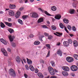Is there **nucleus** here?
I'll use <instances>...</instances> for the list:
<instances>
[{"label":"nucleus","mask_w":78,"mask_h":78,"mask_svg":"<svg viewBox=\"0 0 78 78\" xmlns=\"http://www.w3.org/2000/svg\"><path fill=\"white\" fill-rule=\"evenodd\" d=\"M73 45L75 47H76L78 46V42H77V41H74L73 42Z\"/></svg>","instance_id":"obj_18"},{"label":"nucleus","mask_w":78,"mask_h":78,"mask_svg":"<svg viewBox=\"0 0 78 78\" xmlns=\"http://www.w3.org/2000/svg\"><path fill=\"white\" fill-rule=\"evenodd\" d=\"M63 44L66 47H68L69 45V42L67 41H64L63 42Z\"/></svg>","instance_id":"obj_22"},{"label":"nucleus","mask_w":78,"mask_h":78,"mask_svg":"<svg viewBox=\"0 0 78 78\" xmlns=\"http://www.w3.org/2000/svg\"><path fill=\"white\" fill-rule=\"evenodd\" d=\"M75 12V10L73 9H70L69 12L71 14H74Z\"/></svg>","instance_id":"obj_15"},{"label":"nucleus","mask_w":78,"mask_h":78,"mask_svg":"<svg viewBox=\"0 0 78 78\" xmlns=\"http://www.w3.org/2000/svg\"><path fill=\"white\" fill-rule=\"evenodd\" d=\"M18 22L19 23H20V24H21V25H23V21L21 20H18Z\"/></svg>","instance_id":"obj_27"},{"label":"nucleus","mask_w":78,"mask_h":78,"mask_svg":"<svg viewBox=\"0 0 78 78\" xmlns=\"http://www.w3.org/2000/svg\"><path fill=\"white\" fill-rule=\"evenodd\" d=\"M16 61L17 62H18L19 63V62H20L21 61L22 62V64H23V61L22 60L20 59V58L18 56H17L16 58Z\"/></svg>","instance_id":"obj_4"},{"label":"nucleus","mask_w":78,"mask_h":78,"mask_svg":"<svg viewBox=\"0 0 78 78\" xmlns=\"http://www.w3.org/2000/svg\"><path fill=\"white\" fill-rule=\"evenodd\" d=\"M15 37L14 36H12L11 35H10L9 36V38L10 42H12V41H13V40H14V39Z\"/></svg>","instance_id":"obj_8"},{"label":"nucleus","mask_w":78,"mask_h":78,"mask_svg":"<svg viewBox=\"0 0 78 78\" xmlns=\"http://www.w3.org/2000/svg\"><path fill=\"white\" fill-rule=\"evenodd\" d=\"M51 64V66L52 67H55V62L53 61H51L50 62Z\"/></svg>","instance_id":"obj_24"},{"label":"nucleus","mask_w":78,"mask_h":78,"mask_svg":"<svg viewBox=\"0 0 78 78\" xmlns=\"http://www.w3.org/2000/svg\"><path fill=\"white\" fill-rule=\"evenodd\" d=\"M23 59L24 62H25V63H26V62H27V61H26V60H25V59L23 58Z\"/></svg>","instance_id":"obj_57"},{"label":"nucleus","mask_w":78,"mask_h":78,"mask_svg":"<svg viewBox=\"0 0 78 78\" xmlns=\"http://www.w3.org/2000/svg\"><path fill=\"white\" fill-rule=\"evenodd\" d=\"M24 76L26 78H27V77H28V76L27 75V74H24Z\"/></svg>","instance_id":"obj_60"},{"label":"nucleus","mask_w":78,"mask_h":78,"mask_svg":"<svg viewBox=\"0 0 78 78\" xmlns=\"http://www.w3.org/2000/svg\"><path fill=\"white\" fill-rule=\"evenodd\" d=\"M48 69L49 73L52 72V71H53V70H54L53 69V68H52L51 67H48Z\"/></svg>","instance_id":"obj_28"},{"label":"nucleus","mask_w":78,"mask_h":78,"mask_svg":"<svg viewBox=\"0 0 78 78\" xmlns=\"http://www.w3.org/2000/svg\"><path fill=\"white\" fill-rule=\"evenodd\" d=\"M57 34H59V35H60V36H62V33H60L58 32H57Z\"/></svg>","instance_id":"obj_61"},{"label":"nucleus","mask_w":78,"mask_h":78,"mask_svg":"<svg viewBox=\"0 0 78 78\" xmlns=\"http://www.w3.org/2000/svg\"><path fill=\"white\" fill-rule=\"evenodd\" d=\"M29 68L30 70L32 72L34 71V70H35V69L34 68V67H33V66L32 65L29 66Z\"/></svg>","instance_id":"obj_16"},{"label":"nucleus","mask_w":78,"mask_h":78,"mask_svg":"<svg viewBox=\"0 0 78 78\" xmlns=\"http://www.w3.org/2000/svg\"><path fill=\"white\" fill-rule=\"evenodd\" d=\"M66 61L68 62H72L73 61V58L70 57H68L66 58Z\"/></svg>","instance_id":"obj_5"},{"label":"nucleus","mask_w":78,"mask_h":78,"mask_svg":"<svg viewBox=\"0 0 78 78\" xmlns=\"http://www.w3.org/2000/svg\"><path fill=\"white\" fill-rule=\"evenodd\" d=\"M9 14L11 16H14L15 15L14 12L12 10H10L9 11Z\"/></svg>","instance_id":"obj_9"},{"label":"nucleus","mask_w":78,"mask_h":78,"mask_svg":"<svg viewBox=\"0 0 78 78\" xmlns=\"http://www.w3.org/2000/svg\"><path fill=\"white\" fill-rule=\"evenodd\" d=\"M0 41L4 45H6L7 44V42L5 40H4V39L3 38H1Z\"/></svg>","instance_id":"obj_12"},{"label":"nucleus","mask_w":78,"mask_h":78,"mask_svg":"<svg viewBox=\"0 0 78 78\" xmlns=\"http://www.w3.org/2000/svg\"><path fill=\"white\" fill-rule=\"evenodd\" d=\"M48 39L49 40L52 39H53V36L51 35H49L48 37Z\"/></svg>","instance_id":"obj_40"},{"label":"nucleus","mask_w":78,"mask_h":78,"mask_svg":"<svg viewBox=\"0 0 78 78\" xmlns=\"http://www.w3.org/2000/svg\"><path fill=\"white\" fill-rule=\"evenodd\" d=\"M34 44L35 45H39V44H40V42L39 41H36L34 42Z\"/></svg>","instance_id":"obj_25"},{"label":"nucleus","mask_w":78,"mask_h":78,"mask_svg":"<svg viewBox=\"0 0 78 78\" xmlns=\"http://www.w3.org/2000/svg\"><path fill=\"white\" fill-rule=\"evenodd\" d=\"M1 50L2 52L3 53V54L4 56H8V53H7V52H6V51L5 50V49L2 48L1 49Z\"/></svg>","instance_id":"obj_6"},{"label":"nucleus","mask_w":78,"mask_h":78,"mask_svg":"<svg viewBox=\"0 0 78 78\" xmlns=\"http://www.w3.org/2000/svg\"><path fill=\"white\" fill-rule=\"evenodd\" d=\"M25 67L27 70H28V69H29V67H28V66L27 65H25Z\"/></svg>","instance_id":"obj_48"},{"label":"nucleus","mask_w":78,"mask_h":78,"mask_svg":"<svg viewBox=\"0 0 78 78\" xmlns=\"http://www.w3.org/2000/svg\"><path fill=\"white\" fill-rule=\"evenodd\" d=\"M57 53V55H58L60 56H62V52L60 49H59L58 50Z\"/></svg>","instance_id":"obj_14"},{"label":"nucleus","mask_w":78,"mask_h":78,"mask_svg":"<svg viewBox=\"0 0 78 78\" xmlns=\"http://www.w3.org/2000/svg\"><path fill=\"white\" fill-rule=\"evenodd\" d=\"M44 13L46 14V15H47V16H51V15L49 14L47 11H45L44 12Z\"/></svg>","instance_id":"obj_38"},{"label":"nucleus","mask_w":78,"mask_h":78,"mask_svg":"<svg viewBox=\"0 0 78 78\" xmlns=\"http://www.w3.org/2000/svg\"><path fill=\"white\" fill-rule=\"evenodd\" d=\"M62 74L63 75V76H68V75H69L68 73L66 72L65 71H62Z\"/></svg>","instance_id":"obj_20"},{"label":"nucleus","mask_w":78,"mask_h":78,"mask_svg":"<svg viewBox=\"0 0 78 78\" xmlns=\"http://www.w3.org/2000/svg\"><path fill=\"white\" fill-rule=\"evenodd\" d=\"M73 56L76 59V60H78V55H77L74 54L73 55Z\"/></svg>","instance_id":"obj_30"},{"label":"nucleus","mask_w":78,"mask_h":78,"mask_svg":"<svg viewBox=\"0 0 78 78\" xmlns=\"http://www.w3.org/2000/svg\"><path fill=\"white\" fill-rule=\"evenodd\" d=\"M8 30L11 34V33H14V30L12 29H9Z\"/></svg>","instance_id":"obj_32"},{"label":"nucleus","mask_w":78,"mask_h":78,"mask_svg":"<svg viewBox=\"0 0 78 78\" xmlns=\"http://www.w3.org/2000/svg\"><path fill=\"white\" fill-rule=\"evenodd\" d=\"M19 2L20 3H22V0H20L19 1Z\"/></svg>","instance_id":"obj_64"},{"label":"nucleus","mask_w":78,"mask_h":78,"mask_svg":"<svg viewBox=\"0 0 78 78\" xmlns=\"http://www.w3.org/2000/svg\"><path fill=\"white\" fill-rule=\"evenodd\" d=\"M42 27L43 28H48V27H47V26L45 25H42Z\"/></svg>","instance_id":"obj_42"},{"label":"nucleus","mask_w":78,"mask_h":78,"mask_svg":"<svg viewBox=\"0 0 78 78\" xmlns=\"http://www.w3.org/2000/svg\"><path fill=\"white\" fill-rule=\"evenodd\" d=\"M24 9V8H23V7H21V8H20L19 9V10L20 11H22L23 10V9Z\"/></svg>","instance_id":"obj_49"},{"label":"nucleus","mask_w":78,"mask_h":78,"mask_svg":"<svg viewBox=\"0 0 78 78\" xmlns=\"http://www.w3.org/2000/svg\"><path fill=\"white\" fill-rule=\"evenodd\" d=\"M44 35H45V36H48L49 35V34L47 33H46V32H45L44 33Z\"/></svg>","instance_id":"obj_46"},{"label":"nucleus","mask_w":78,"mask_h":78,"mask_svg":"<svg viewBox=\"0 0 78 78\" xmlns=\"http://www.w3.org/2000/svg\"><path fill=\"white\" fill-rule=\"evenodd\" d=\"M55 19H57L58 20H59L61 18V15L60 14H58L56 15L55 17Z\"/></svg>","instance_id":"obj_7"},{"label":"nucleus","mask_w":78,"mask_h":78,"mask_svg":"<svg viewBox=\"0 0 78 78\" xmlns=\"http://www.w3.org/2000/svg\"><path fill=\"white\" fill-rule=\"evenodd\" d=\"M50 78H57V77L56 76H52Z\"/></svg>","instance_id":"obj_56"},{"label":"nucleus","mask_w":78,"mask_h":78,"mask_svg":"<svg viewBox=\"0 0 78 78\" xmlns=\"http://www.w3.org/2000/svg\"><path fill=\"white\" fill-rule=\"evenodd\" d=\"M37 75L39 77L44 78V76H43V75H42L41 73H37Z\"/></svg>","instance_id":"obj_26"},{"label":"nucleus","mask_w":78,"mask_h":78,"mask_svg":"<svg viewBox=\"0 0 78 78\" xmlns=\"http://www.w3.org/2000/svg\"><path fill=\"white\" fill-rule=\"evenodd\" d=\"M1 27L2 28H5V25L3 23L1 22Z\"/></svg>","instance_id":"obj_33"},{"label":"nucleus","mask_w":78,"mask_h":78,"mask_svg":"<svg viewBox=\"0 0 78 78\" xmlns=\"http://www.w3.org/2000/svg\"><path fill=\"white\" fill-rule=\"evenodd\" d=\"M63 21L65 23H69V20L67 19H63Z\"/></svg>","instance_id":"obj_29"},{"label":"nucleus","mask_w":78,"mask_h":78,"mask_svg":"<svg viewBox=\"0 0 78 78\" xmlns=\"http://www.w3.org/2000/svg\"><path fill=\"white\" fill-rule=\"evenodd\" d=\"M68 29L69 30H71L72 29V27H71V26L70 25H69L68 27Z\"/></svg>","instance_id":"obj_45"},{"label":"nucleus","mask_w":78,"mask_h":78,"mask_svg":"<svg viewBox=\"0 0 78 78\" xmlns=\"http://www.w3.org/2000/svg\"><path fill=\"white\" fill-rule=\"evenodd\" d=\"M59 26L60 28H62V29H63V28H64V25H63V24H62V23H60Z\"/></svg>","instance_id":"obj_34"},{"label":"nucleus","mask_w":78,"mask_h":78,"mask_svg":"<svg viewBox=\"0 0 78 78\" xmlns=\"http://www.w3.org/2000/svg\"><path fill=\"white\" fill-rule=\"evenodd\" d=\"M57 34H59V35H60V36H62V33H60L58 32H57Z\"/></svg>","instance_id":"obj_62"},{"label":"nucleus","mask_w":78,"mask_h":78,"mask_svg":"<svg viewBox=\"0 0 78 78\" xmlns=\"http://www.w3.org/2000/svg\"><path fill=\"white\" fill-rule=\"evenodd\" d=\"M62 69L64 71L66 72H68L69 71V68L67 66H63L62 67Z\"/></svg>","instance_id":"obj_11"},{"label":"nucleus","mask_w":78,"mask_h":78,"mask_svg":"<svg viewBox=\"0 0 78 78\" xmlns=\"http://www.w3.org/2000/svg\"><path fill=\"white\" fill-rule=\"evenodd\" d=\"M27 62L28 64L30 65V64H32L33 62H32V61L31 60L27 58Z\"/></svg>","instance_id":"obj_17"},{"label":"nucleus","mask_w":78,"mask_h":78,"mask_svg":"<svg viewBox=\"0 0 78 78\" xmlns=\"http://www.w3.org/2000/svg\"><path fill=\"white\" fill-rule=\"evenodd\" d=\"M54 71L55 72H56V73L58 72V70H56V69H54Z\"/></svg>","instance_id":"obj_63"},{"label":"nucleus","mask_w":78,"mask_h":78,"mask_svg":"<svg viewBox=\"0 0 78 78\" xmlns=\"http://www.w3.org/2000/svg\"><path fill=\"white\" fill-rule=\"evenodd\" d=\"M50 51H48V53L47 55H46V58H48V57H49V56H50Z\"/></svg>","instance_id":"obj_41"},{"label":"nucleus","mask_w":78,"mask_h":78,"mask_svg":"<svg viewBox=\"0 0 78 78\" xmlns=\"http://www.w3.org/2000/svg\"><path fill=\"white\" fill-rule=\"evenodd\" d=\"M44 21V19L42 18H40L38 20V23H41L42 22Z\"/></svg>","instance_id":"obj_23"},{"label":"nucleus","mask_w":78,"mask_h":78,"mask_svg":"<svg viewBox=\"0 0 78 78\" xmlns=\"http://www.w3.org/2000/svg\"><path fill=\"white\" fill-rule=\"evenodd\" d=\"M10 75L12 76L15 77V76H16V73H15L14 70L12 69H10Z\"/></svg>","instance_id":"obj_2"},{"label":"nucleus","mask_w":78,"mask_h":78,"mask_svg":"<svg viewBox=\"0 0 78 78\" xmlns=\"http://www.w3.org/2000/svg\"><path fill=\"white\" fill-rule=\"evenodd\" d=\"M28 16L26 15V16H24L22 17L23 19H27V18H28Z\"/></svg>","instance_id":"obj_39"},{"label":"nucleus","mask_w":78,"mask_h":78,"mask_svg":"<svg viewBox=\"0 0 78 78\" xmlns=\"http://www.w3.org/2000/svg\"><path fill=\"white\" fill-rule=\"evenodd\" d=\"M5 23L7 25V26H8V27H10L12 26V23H8V22H5Z\"/></svg>","instance_id":"obj_19"},{"label":"nucleus","mask_w":78,"mask_h":78,"mask_svg":"<svg viewBox=\"0 0 78 78\" xmlns=\"http://www.w3.org/2000/svg\"><path fill=\"white\" fill-rule=\"evenodd\" d=\"M38 72H39V70L36 68L35 69V73H38Z\"/></svg>","instance_id":"obj_53"},{"label":"nucleus","mask_w":78,"mask_h":78,"mask_svg":"<svg viewBox=\"0 0 78 78\" xmlns=\"http://www.w3.org/2000/svg\"><path fill=\"white\" fill-rule=\"evenodd\" d=\"M65 28V31L67 33H69V32L68 31V30H67V29L66 28V27H64Z\"/></svg>","instance_id":"obj_52"},{"label":"nucleus","mask_w":78,"mask_h":78,"mask_svg":"<svg viewBox=\"0 0 78 78\" xmlns=\"http://www.w3.org/2000/svg\"><path fill=\"white\" fill-rule=\"evenodd\" d=\"M70 69L71 70H72V71H73V72H75L78 70V68L77 67V66L75 65H73L71 66L70 67Z\"/></svg>","instance_id":"obj_1"},{"label":"nucleus","mask_w":78,"mask_h":78,"mask_svg":"<svg viewBox=\"0 0 78 78\" xmlns=\"http://www.w3.org/2000/svg\"><path fill=\"white\" fill-rule=\"evenodd\" d=\"M30 16L33 18H37L39 17L38 14L36 12H34L33 13H30Z\"/></svg>","instance_id":"obj_3"},{"label":"nucleus","mask_w":78,"mask_h":78,"mask_svg":"<svg viewBox=\"0 0 78 78\" xmlns=\"http://www.w3.org/2000/svg\"><path fill=\"white\" fill-rule=\"evenodd\" d=\"M20 11H18L16 12L15 15V17L16 18V19H18V18H19V17H20Z\"/></svg>","instance_id":"obj_10"},{"label":"nucleus","mask_w":78,"mask_h":78,"mask_svg":"<svg viewBox=\"0 0 78 78\" xmlns=\"http://www.w3.org/2000/svg\"><path fill=\"white\" fill-rule=\"evenodd\" d=\"M38 10H39V11H41V12H43V11H44V10L42 9L41 8H38Z\"/></svg>","instance_id":"obj_50"},{"label":"nucleus","mask_w":78,"mask_h":78,"mask_svg":"<svg viewBox=\"0 0 78 78\" xmlns=\"http://www.w3.org/2000/svg\"><path fill=\"white\" fill-rule=\"evenodd\" d=\"M49 73L51 75H54L55 74V71H54V70L50 72Z\"/></svg>","instance_id":"obj_35"},{"label":"nucleus","mask_w":78,"mask_h":78,"mask_svg":"<svg viewBox=\"0 0 78 78\" xmlns=\"http://www.w3.org/2000/svg\"><path fill=\"white\" fill-rule=\"evenodd\" d=\"M68 42L69 44H72V41L70 39L68 40Z\"/></svg>","instance_id":"obj_43"},{"label":"nucleus","mask_w":78,"mask_h":78,"mask_svg":"<svg viewBox=\"0 0 78 78\" xmlns=\"http://www.w3.org/2000/svg\"><path fill=\"white\" fill-rule=\"evenodd\" d=\"M51 9L53 11H55L56 10V7L55 6H52Z\"/></svg>","instance_id":"obj_21"},{"label":"nucleus","mask_w":78,"mask_h":78,"mask_svg":"<svg viewBox=\"0 0 78 78\" xmlns=\"http://www.w3.org/2000/svg\"><path fill=\"white\" fill-rule=\"evenodd\" d=\"M8 21L9 22H11V21H12V19L11 18H9L8 19Z\"/></svg>","instance_id":"obj_51"},{"label":"nucleus","mask_w":78,"mask_h":78,"mask_svg":"<svg viewBox=\"0 0 78 78\" xmlns=\"http://www.w3.org/2000/svg\"><path fill=\"white\" fill-rule=\"evenodd\" d=\"M9 7L10 9H16V6L15 5L13 4H10Z\"/></svg>","instance_id":"obj_13"},{"label":"nucleus","mask_w":78,"mask_h":78,"mask_svg":"<svg viewBox=\"0 0 78 78\" xmlns=\"http://www.w3.org/2000/svg\"><path fill=\"white\" fill-rule=\"evenodd\" d=\"M60 44L61 43H60V42H58L56 44V45H58V46H59V45H60Z\"/></svg>","instance_id":"obj_58"},{"label":"nucleus","mask_w":78,"mask_h":78,"mask_svg":"<svg viewBox=\"0 0 78 78\" xmlns=\"http://www.w3.org/2000/svg\"><path fill=\"white\" fill-rule=\"evenodd\" d=\"M51 28L53 30H56V27L54 25H52L51 26Z\"/></svg>","instance_id":"obj_31"},{"label":"nucleus","mask_w":78,"mask_h":78,"mask_svg":"<svg viewBox=\"0 0 78 78\" xmlns=\"http://www.w3.org/2000/svg\"><path fill=\"white\" fill-rule=\"evenodd\" d=\"M11 45H12L13 47L14 48L16 47V43H12V44H11Z\"/></svg>","instance_id":"obj_36"},{"label":"nucleus","mask_w":78,"mask_h":78,"mask_svg":"<svg viewBox=\"0 0 78 78\" xmlns=\"http://www.w3.org/2000/svg\"><path fill=\"white\" fill-rule=\"evenodd\" d=\"M40 62L43 63V64H44V60H43V59H41L40 60Z\"/></svg>","instance_id":"obj_47"},{"label":"nucleus","mask_w":78,"mask_h":78,"mask_svg":"<svg viewBox=\"0 0 78 78\" xmlns=\"http://www.w3.org/2000/svg\"><path fill=\"white\" fill-rule=\"evenodd\" d=\"M72 30L73 31H76V29L75 26L73 27L72 28Z\"/></svg>","instance_id":"obj_44"},{"label":"nucleus","mask_w":78,"mask_h":78,"mask_svg":"<svg viewBox=\"0 0 78 78\" xmlns=\"http://www.w3.org/2000/svg\"><path fill=\"white\" fill-rule=\"evenodd\" d=\"M4 13V12L2 11H0V14H3Z\"/></svg>","instance_id":"obj_55"},{"label":"nucleus","mask_w":78,"mask_h":78,"mask_svg":"<svg viewBox=\"0 0 78 78\" xmlns=\"http://www.w3.org/2000/svg\"><path fill=\"white\" fill-rule=\"evenodd\" d=\"M46 46L47 47H48V48L49 49H50L51 48V47H50V44H46Z\"/></svg>","instance_id":"obj_37"},{"label":"nucleus","mask_w":78,"mask_h":78,"mask_svg":"<svg viewBox=\"0 0 78 78\" xmlns=\"http://www.w3.org/2000/svg\"><path fill=\"white\" fill-rule=\"evenodd\" d=\"M30 38H31L32 37H34V35L33 34H31L30 35Z\"/></svg>","instance_id":"obj_59"},{"label":"nucleus","mask_w":78,"mask_h":78,"mask_svg":"<svg viewBox=\"0 0 78 78\" xmlns=\"http://www.w3.org/2000/svg\"><path fill=\"white\" fill-rule=\"evenodd\" d=\"M71 75L72 76H75V74L74 73H71Z\"/></svg>","instance_id":"obj_54"}]
</instances>
